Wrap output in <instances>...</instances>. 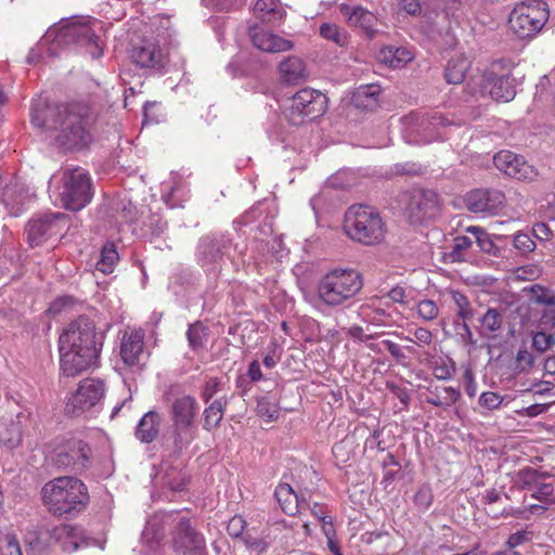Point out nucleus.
Returning <instances> with one entry per match:
<instances>
[{
    "label": "nucleus",
    "mask_w": 555,
    "mask_h": 555,
    "mask_svg": "<svg viewBox=\"0 0 555 555\" xmlns=\"http://www.w3.org/2000/svg\"><path fill=\"white\" fill-rule=\"evenodd\" d=\"M30 118L31 124L42 129L61 152L80 151L92 141L93 116L85 104L49 103L37 99L31 104Z\"/></svg>",
    "instance_id": "1"
},
{
    "label": "nucleus",
    "mask_w": 555,
    "mask_h": 555,
    "mask_svg": "<svg viewBox=\"0 0 555 555\" xmlns=\"http://www.w3.org/2000/svg\"><path fill=\"white\" fill-rule=\"evenodd\" d=\"M105 333L99 331L93 320L79 315L63 330L59 338L61 371L65 376H76L98 364Z\"/></svg>",
    "instance_id": "2"
},
{
    "label": "nucleus",
    "mask_w": 555,
    "mask_h": 555,
    "mask_svg": "<svg viewBox=\"0 0 555 555\" xmlns=\"http://www.w3.org/2000/svg\"><path fill=\"white\" fill-rule=\"evenodd\" d=\"M103 27L98 20H76L67 22L59 28L49 29L38 44L27 55L28 64H36L42 59L43 49L50 43L48 51L56 54L62 48L75 47L83 50L92 59L103 55L104 41L101 33Z\"/></svg>",
    "instance_id": "3"
},
{
    "label": "nucleus",
    "mask_w": 555,
    "mask_h": 555,
    "mask_svg": "<svg viewBox=\"0 0 555 555\" xmlns=\"http://www.w3.org/2000/svg\"><path fill=\"white\" fill-rule=\"evenodd\" d=\"M42 494L49 511L57 516L82 511L89 494L86 485L75 477H59L42 488Z\"/></svg>",
    "instance_id": "4"
},
{
    "label": "nucleus",
    "mask_w": 555,
    "mask_h": 555,
    "mask_svg": "<svg viewBox=\"0 0 555 555\" xmlns=\"http://www.w3.org/2000/svg\"><path fill=\"white\" fill-rule=\"evenodd\" d=\"M363 287L360 272L353 269H334L318 283V298L327 307H339L352 299Z\"/></svg>",
    "instance_id": "5"
},
{
    "label": "nucleus",
    "mask_w": 555,
    "mask_h": 555,
    "mask_svg": "<svg viewBox=\"0 0 555 555\" xmlns=\"http://www.w3.org/2000/svg\"><path fill=\"white\" fill-rule=\"evenodd\" d=\"M344 228L351 240L367 246L380 243L386 234L379 211L367 205L349 207Z\"/></svg>",
    "instance_id": "6"
},
{
    "label": "nucleus",
    "mask_w": 555,
    "mask_h": 555,
    "mask_svg": "<svg viewBox=\"0 0 555 555\" xmlns=\"http://www.w3.org/2000/svg\"><path fill=\"white\" fill-rule=\"evenodd\" d=\"M548 18V8L543 0L518 3L509 14V29L519 38L534 37Z\"/></svg>",
    "instance_id": "7"
},
{
    "label": "nucleus",
    "mask_w": 555,
    "mask_h": 555,
    "mask_svg": "<svg viewBox=\"0 0 555 555\" xmlns=\"http://www.w3.org/2000/svg\"><path fill=\"white\" fill-rule=\"evenodd\" d=\"M291 104L284 108L286 120L294 126H300L312 121L327 109V98L319 90L305 88L296 92L291 99Z\"/></svg>",
    "instance_id": "8"
},
{
    "label": "nucleus",
    "mask_w": 555,
    "mask_h": 555,
    "mask_svg": "<svg viewBox=\"0 0 555 555\" xmlns=\"http://www.w3.org/2000/svg\"><path fill=\"white\" fill-rule=\"evenodd\" d=\"M60 202L62 207L72 211L85 208L93 197L89 173L79 167L65 169L62 176Z\"/></svg>",
    "instance_id": "9"
},
{
    "label": "nucleus",
    "mask_w": 555,
    "mask_h": 555,
    "mask_svg": "<svg viewBox=\"0 0 555 555\" xmlns=\"http://www.w3.org/2000/svg\"><path fill=\"white\" fill-rule=\"evenodd\" d=\"M91 453V448L83 440L63 439L55 442L50 460L59 469L80 474L89 467Z\"/></svg>",
    "instance_id": "10"
},
{
    "label": "nucleus",
    "mask_w": 555,
    "mask_h": 555,
    "mask_svg": "<svg viewBox=\"0 0 555 555\" xmlns=\"http://www.w3.org/2000/svg\"><path fill=\"white\" fill-rule=\"evenodd\" d=\"M29 544L38 550L59 545L62 551L73 553L80 547H88L90 542L80 527L61 524L51 529L40 530L36 541L30 540Z\"/></svg>",
    "instance_id": "11"
},
{
    "label": "nucleus",
    "mask_w": 555,
    "mask_h": 555,
    "mask_svg": "<svg viewBox=\"0 0 555 555\" xmlns=\"http://www.w3.org/2000/svg\"><path fill=\"white\" fill-rule=\"evenodd\" d=\"M129 55L132 63L149 75H163L168 72V51L152 38L133 43Z\"/></svg>",
    "instance_id": "12"
},
{
    "label": "nucleus",
    "mask_w": 555,
    "mask_h": 555,
    "mask_svg": "<svg viewBox=\"0 0 555 555\" xmlns=\"http://www.w3.org/2000/svg\"><path fill=\"white\" fill-rule=\"evenodd\" d=\"M233 246L232 235L229 233L210 232L198 238L195 248V258L202 268L217 270L221 267L224 257Z\"/></svg>",
    "instance_id": "13"
},
{
    "label": "nucleus",
    "mask_w": 555,
    "mask_h": 555,
    "mask_svg": "<svg viewBox=\"0 0 555 555\" xmlns=\"http://www.w3.org/2000/svg\"><path fill=\"white\" fill-rule=\"evenodd\" d=\"M480 86L496 102H509L516 95L515 79L502 60L492 62L485 70Z\"/></svg>",
    "instance_id": "14"
},
{
    "label": "nucleus",
    "mask_w": 555,
    "mask_h": 555,
    "mask_svg": "<svg viewBox=\"0 0 555 555\" xmlns=\"http://www.w3.org/2000/svg\"><path fill=\"white\" fill-rule=\"evenodd\" d=\"M105 385L101 379L86 378L68 398L65 412L70 416H79L99 405L104 398Z\"/></svg>",
    "instance_id": "15"
},
{
    "label": "nucleus",
    "mask_w": 555,
    "mask_h": 555,
    "mask_svg": "<svg viewBox=\"0 0 555 555\" xmlns=\"http://www.w3.org/2000/svg\"><path fill=\"white\" fill-rule=\"evenodd\" d=\"M402 121L412 132L418 133L424 142L441 139V130L453 124L439 112H411L402 118Z\"/></svg>",
    "instance_id": "16"
},
{
    "label": "nucleus",
    "mask_w": 555,
    "mask_h": 555,
    "mask_svg": "<svg viewBox=\"0 0 555 555\" xmlns=\"http://www.w3.org/2000/svg\"><path fill=\"white\" fill-rule=\"evenodd\" d=\"M172 547L182 555H207L206 541L186 517H180L172 532Z\"/></svg>",
    "instance_id": "17"
},
{
    "label": "nucleus",
    "mask_w": 555,
    "mask_h": 555,
    "mask_svg": "<svg viewBox=\"0 0 555 555\" xmlns=\"http://www.w3.org/2000/svg\"><path fill=\"white\" fill-rule=\"evenodd\" d=\"M439 208V195L434 190L413 189L408 194L405 210L411 223L434 219Z\"/></svg>",
    "instance_id": "18"
},
{
    "label": "nucleus",
    "mask_w": 555,
    "mask_h": 555,
    "mask_svg": "<svg viewBox=\"0 0 555 555\" xmlns=\"http://www.w3.org/2000/svg\"><path fill=\"white\" fill-rule=\"evenodd\" d=\"M493 164L504 175L520 181H533L538 177V170L524 156L511 151L496 153Z\"/></svg>",
    "instance_id": "19"
},
{
    "label": "nucleus",
    "mask_w": 555,
    "mask_h": 555,
    "mask_svg": "<svg viewBox=\"0 0 555 555\" xmlns=\"http://www.w3.org/2000/svg\"><path fill=\"white\" fill-rule=\"evenodd\" d=\"M467 209L474 214L495 215L505 203V195L496 189H475L464 197Z\"/></svg>",
    "instance_id": "20"
},
{
    "label": "nucleus",
    "mask_w": 555,
    "mask_h": 555,
    "mask_svg": "<svg viewBox=\"0 0 555 555\" xmlns=\"http://www.w3.org/2000/svg\"><path fill=\"white\" fill-rule=\"evenodd\" d=\"M64 214H48L41 217L31 219L26 225L27 242L31 247L41 245L51 235L57 234L60 228L57 222L65 219Z\"/></svg>",
    "instance_id": "21"
},
{
    "label": "nucleus",
    "mask_w": 555,
    "mask_h": 555,
    "mask_svg": "<svg viewBox=\"0 0 555 555\" xmlns=\"http://www.w3.org/2000/svg\"><path fill=\"white\" fill-rule=\"evenodd\" d=\"M249 37L255 48L268 53L286 52L295 47L292 40L282 38L257 26L249 28Z\"/></svg>",
    "instance_id": "22"
},
{
    "label": "nucleus",
    "mask_w": 555,
    "mask_h": 555,
    "mask_svg": "<svg viewBox=\"0 0 555 555\" xmlns=\"http://www.w3.org/2000/svg\"><path fill=\"white\" fill-rule=\"evenodd\" d=\"M339 11L343 16L347 18L351 27L361 28L369 38H374L376 34L375 25L377 22L376 16L361 5H349L346 3L340 4Z\"/></svg>",
    "instance_id": "23"
},
{
    "label": "nucleus",
    "mask_w": 555,
    "mask_h": 555,
    "mask_svg": "<svg viewBox=\"0 0 555 555\" xmlns=\"http://www.w3.org/2000/svg\"><path fill=\"white\" fill-rule=\"evenodd\" d=\"M144 349V333L141 330L125 332L120 343V357L128 366L140 365Z\"/></svg>",
    "instance_id": "24"
},
{
    "label": "nucleus",
    "mask_w": 555,
    "mask_h": 555,
    "mask_svg": "<svg viewBox=\"0 0 555 555\" xmlns=\"http://www.w3.org/2000/svg\"><path fill=\"white\" fill-rule=\"evenodd\" d=\"M198 403L193 396L185 395L177 398L171 405V421L173 425L193 429Z\"/></svg>",
    "instance_id": "25"
},
{
    "label": "nucleus",
    "mask_w": 555,
    "mask_h": 555,
    "mask_svg": "<svg viewBox=\"0 0 555 555\" xmlns=\"http://www.w3.org/2000/svg\"><path fill=\"white\" fill-rule=\"evenodd\" d=\"M274 495L283 512L289 516H295L300 509L309 506V500L305 493L295 492L288 483H280L275 488Z\"/></svg>",
    "instance_id": "26"
},
{
    "label": "nucleus",
    "mask_w": 555,
    "mask_h": 555,
    "mask_svg": "<svg viewBox=\"0 0 555 555\" xmlns=\"http://www.w3.org/2000/svg\"><path fill=\"white\" fill-rule=\"evenodd\" d=\"M281 80L287 85H298L307 79L304 61L298 56H287L279 64Z\"/></svg>",
    "instance_id": "27"
},
{
    "label": "nucleus",
    "mask_w": 555,
    "mask_h": 555,
    "mask_svg": "<svg viewBox=\"0 0 555 555\" xmlns=\"http://www.w3.org/2000/svg\"><path fill=\"white\" fill-rule=\"evenodd\" d=\"M162 423V415L157 411L146 412L135 427V437L142 443L153 442L158 434Z\"/></svg>",
    "instance_id": "28"
},
{
    "label": "nucleus",
    "mask_w": 555,
    "mask_h": 555,
    "mask_svg": "<svg viewBox=\"0 0 555 555\" xmlns=\"http://www.w3.org/2000/svg\"><path fill=\"white\" fill-rule=\"evenodd\" d=\"M23 415H16V420H3L0 423V443L13 450L21 446L23 439V426L21 418Z\"/></svg>",
    "instance_id": "29"
},
{
    "label": "nucleus",
    "mask_w": 555,
    "mask_h": 555,
    "mask_svg": "<svg viewBox=\"0 0 555 555\" xmlns=\"http://www.w3.org/2000/svg\"><path fill=\"white\" fill-rule=\"evenodd\" d=\"M193 439L191 428L172 424L168 436L165 438L164 447L170 454L179 455L190 446Z\"/></svg>",
    "instance_id": "30"
},
{
    "label": "nucleus",
    "mask_w": 555,
    "mask_h": 555,
    "mask_svg": "<svg viewBox=\"0 0 555 555\" xmlns=\"http://www.w3.org/2000/svg\"><path fill=\"white\" fill-rule=\"evenodd\" d=\"M380 87L378 85L360 86L352 94V104L360 109L374 111L379 106Z\"/></svg>",
    "instance_id": "31"
},
{
    "label": "nucleus",
    "mask_w": 555,
    "mask_h": 555,
    "mask_svg": "<svg viewBox=\"0 0 555 555\" xmlns=\"http://www.w3.org/2000/svg\"><path fill=\"white\" fill-rule=\"evenodd\" d=\"M427 391L429 396L426 398V402L438 408H449L455 404L461 398L460 390L453 387H439L430 385L427 388Z\"/></svg>",
    "instance_id": "32"
},
{
    "label": "nucleus",
    "mask_w": 555,
    "mask_h": 555,
    "mask_svg": "<svg viewBox=\"0 0 555 555\" xmlns=\"http://www.w3.org/2000/svg\"><path fill=\"white\" fill-rule=\"evenodd\" d=\"M358 314L363 322L374 326H387L392 322L391 312L382 307L375 306L373 301L361 305L359 307Z\"/></svg>",
    "instance_id": "33"
},
{
    "label": "nucleus",
    "mask_w": 555,
    "mask_h": 555,
    "mask_svg": "<svg viewBox=\"0 0 555 555\" xmlns=\"http://www.w3.org/2000/svg\"><path fill=\"white\" fill-rule=\"evenodd\" d=\"M228 398L225 396L214 400L203 412V428L207 431L216 429L221 421L228 405Z\"/></svg>",
    "instance_id": "34"
},
{
    "label": "nucleus",
    "mask_w": 555,
    "mask_h": 555,
    "mask_svg": "<svg viewBox=\"0 0 555 555\" xmlns=\"http://www.w3.org/2000/svg\"><path fill=\"white\" fill-rule=\"evenodd\" d=\"M470 67V61L463 56L456 55L448 61L444 69V78L448 83L459 85L462 83Z\"/></svg>",
    "instance_id": "35"
},
{
    "label": "nucleus",
    "mask_w": 555,
    "mask_h": 555,
    "mask_svg": "<svg viewBox=\"0 0 555 555\" xmlns=\"http://www.w3.org/2000/svg\"><path fill=\"white\" fill-rule=\"evenodd\" d=\"M254 14L263 23L274 24L284 18L285 11L276 9L275 0H258L254 7Z\"/></svg>",
    "instance_id": "36"
},
{
    "label": "nucleus",
    "mask_w": 555,
    "mask_h": 555,
    "mask_svg": "<svg viewBox=\"0 0 555 555\" xmlns=\"http://www.w3.org/2000/svg\"><path fill=\"white\" fill-rule=\"evenodd\" d=\"M185 335L188 338L189 347L194 352H198L205 348V344L208 337V328L201 321H196L189 325Z\"/></svg>",
    "instance_id": "37"
},
{
    "label": "nucleus",
    "mask_w": 555,
    "mask_h": 555,
    "mask_svg": "<svg viewBox=\"0 0 555 555\" xmlns=\"http://www.w3.org/2000/svg\"><path fill=\"white\" fill-rule=\"evenodd\" d=\"M480 330L482 336H490L499 332L503 324V314L495 308H489L486 313L479 319Z\"/></svg>",
    "instance_id": "38"
},
{
    "label": "nucleus",
    "mask_w": 555,
    "mask_h": 555,
    "mask_svg": "<svg viewBox=\"0 0 555 555\" xmlns=\"http://www.w3.org/2000/svg\"><path fill=\"white\" fill-rule=\"evenodd\" d=\"M119 256L113 243H106L101 250V257L95 268L104 274L112 273Z\"/></svg>",
    "instance_id": "39"
},
{
    "label": "nucleus",
    "mask_w": 555,
    "mask_h": 555,
    "mask_svg": "<svg viewBox=\"0 0 555 555\" xmlns=\"http://www.w3.org/2000/svg\"><path fill=\"white\" fill-rule=\"evenodd\" d=\"M320 36L326 40L333 41L339 47H345L349 42L348 33L336 24L323 23L320 26Z\"/></svg>",
    "instance_id": "40"
},
{
    "label": "nucleus",
    "mask_w": 555,
    "mask_h": 555,
    "mask_svg": "<svg viewBox=\"0 0 555 555\" xmlns=\"http://www.w3.org/2000/svg\"><path fill=\"white\" fill-rule=\"evenodd\" d=\"M450 296L456 306V319L460 321H469L474 318V309L467 296L460 291H451Z\"/></svg>",
    "instance_id": "41"
},
{
    "label": "nucleus",
    "mask_w": 555,
    "mask_h": 555,
    "mask_svg": "<svg viewBox=\"0 0 555 555\" xmlns=\"http://www.w3.org/2000/svg\"><path fill=\"white\" fill-rule=\"evenodd\" d=\"M430 369L434 376L440 380H448L456 372L455 363L451 358H438L431 362Z\"/></svg>",
    "instance_id": "42"
},
{
    "label": "nucleus",
    "mask_w": 555,
    "mask_h": 555,
    "mask_svg": "<svg viewBox=\"0 0 555 555\" xmlns=\"http://www.w3.org/2000/svg\"><path fill=\"white\" fill-rule=\"evenodd\" d=\"M467 232L472 234L473 241L477 244L481 251L487 254H495V245L492 242L490 235L479 227H469Z\"/></svg>",
    "instance_id": "43"
},
{
    "label": "nucleus",
    "mask_w": 555,
    "mask_h": 555,
    "mask_svg": "<svg viewBox=\"0 0 555 555\" xmlns=\"http://www.w3.org/2000/svg\"><path fill=\"white\" fill-rule=\"evenodd\" d=\"M434 502V493L429 483H423L413 496V503L418 512H426Z\"/></svg>",
    "instance_id": "44"
},
{
    "label": "nucleus",
    "mask_w": 555,
    "mask_h": 555,
    "mask_svg": "<svg viewBox=\"0 0 555 555\" xmlns=\"http://www.w3.org/2000/svg\"><path fill=\"white\" fill-rule=\"evenodd\" d=\"M546 473H541L532 467H525L517 474V482L520 489H529L537 485L540 479L545 478Z\"/></svg>",
    "instance_id": "45"
},
{
    "label": "nucleus",
    "mask_w": 555,
    "mask_h": 555,
    "mask_svg": "<svg viewBox=\"0 0 555 555\" xmlns=\"http://www.w3.org/2000/svg\"><path fill=\"white\" fill-rule=\"evenodd\" d=\"M256 411L258 416L266 418L268 422L275 421L280 414L278 404L268 397L258 400Z\"/></svg>",
    "instance_id": "46"
},
{
    "label": "nucleus",
    "mask_w": 555,
    "mask_h": 555,
    "mask_svg": "<svg viewBox=\"0 0 555 555\" xmlns=\"http://www.w3.org/2000/svg\"><path fill=\"white\" fill-rule=\"evenodd\" d=\"M453 326L456 335L460 337L464 346L472 348L477 345V339L474 337V334L468 325V321L454 320Z\"/></svg>",
    "instance_id": "47"
},
{
    "label": "nucleus",
    "mask_w": 555,
    "mask_h": 555,
    "mask_svg": "<svg viewBox=\"0 0 555 555\" xmlns=\"http://www.w3.org/2000/svg\"><path fill=\"white\" fill-rule=\"evenodd\" d=\"M555 344L554 334L545 332H537L532 337V347L540 353H544L551 349Z\"/></svg>",
    "instance_id": "48"
},
{
    "label": "nucleus",
    "mask_w": 555,
    "mask_h": 555,
    "mask_svg": "<svg viewBox=\"0 0 555 555\" xmlns=\"http://www.w3.org/2000/svg\"><path fill=\"white\" fill-rule=\"evenodd\" d=\"M439 309L431 299H423L417 304V314L424 321H433L438 317Z\"/></svg>",
    "instance_id": "49"
},
{
    "label": "nucleus",
    "mask_w": 555,
    "mask_h": 555,
    "mask_svg": "<svg viewBox=\"0 0 555 555\" xmlns=\"http://www.w3.org/2000/svg\"><path fill=\"white\" fill-rule=\"evenodd\" d=\"M513 245L521 255L532 253L535 248V243L532 237L522 232H518L514 235Z\"/></svg>",
    "instance_id": "50"
},
{
    "label": "nucleus",
    "mask_w": 555,
    "mask_h": 555,
    "mask_svg": "<svg viewBox=\"0 0 555 555\" xmlns=\"http://www.w3.org/2000/svg\"><path fill=\"white\" fill-rule=\"evenodd\" d=\"M504 401V398L498 392L485 391L480 395L478 403L481 408L487 410L499 409Z\"/></svg>",
    "instance_id": "51"
},
{
    "label": "nucleus",
    "mask_w": 555,
    "mask_h": 555,
    "mask_svg": "<svg viewBox=\"0 0 555 555\" xmlns=\"http://www.w3.org/2000/svg\"><path fill=\"white\" fill-rule=\"evenodd\" d=\"M402 339L413 341L420 346H429L434 340L433 333L425 327H417L413 332L414 339L409 336L399 335Z\"/></svg>",
    "instance_id": "52"
},
{
    "label": "nucleus",
    "mask_w": 555,
    "mask_h": 555,
    "mask_svg": "<svg viewBox=\"0 0 555 555\" xmlns=\"http://www.w3.org/2000/svg\"><path fill=\"white\" fill-rule=\"evenodd\" d=\"M531 293L532 300L537 304L545 305V307L555 301V296L548 289L540 285H534L531 288Z\"/></svg>",
    "instance_id": "53"
},
{
    "label": "nucleus",
    "mask_w": 555,
    "mask_h": 555,
    "mask_svg": "<svg viewBox=\"0 0 555 555\" xmlns=\"http://www.w3.org/2000/svg\"><path fill=\"white\" fill-rule=\"evenodd\" d=\"M221 382L218 377H208L205 382L204 388L202 390V400L205 403H208L215 395L220 390Z\"/></svg>",
    "instance_id": "54"
},
{
    "label": "nucleus",
    "mask_w": 555,
    "mask_h": 555,
    "mask_svg": "<svg viewBox=\"0 0 555 555\" xmlns=\"http://www.w3.org/2000/svg\"><path fill=\"white\" fill-rule=\"evenodd\" d=\"M0 555H23L15 537L5 535L0 544Z\"/></svg>",
    "instance_id": "55"
},
{
    "label": "nucleus",
    "mask_w": 555,
    "mask_h": 555,
    "mask_svg": "<svg viewBox=\"0 0 555 555\" xmlns=\"http://www.w3.org/2000/svg\"><path fill=\"white\" fill-rule=\"evenodd\" d=\"M534 364L533 354L527 349H519L516 356V369L521 372L530 370Z\"/></svg>",
    "instance_id": "56"
},
{
    "label": "nucleus",
    "mask_w": 555,
    "mask_h": 555,
    "mask_svg": "<svg viewBox=\"0 0 555 555\" xmlns=\"http://www.w3.org/2000/svg\"><path fill=\"white\" fill-rule=\"evenodd\" d=\"M532 540V532L528 530H520L515 533H512L507 541L506 546L508 550H513L526 542H530Z\"/></svg>",
    "instance_id": "57"
},
{
    "label": "nucleus",
    "mask_w": 555,
    "mask_h": 555,
    "mask_svg": "<svg viewBox=\"0 0 555 555\" xmlns=\"http://www.w3.org/2000/svg\"><path fill=\"white\" fill-rule=\"evenodd\" d=\"M388 52L392 55L389 62L393 67H399L401 64L410 62L413 57L412 53L404 48L389 49Z\"/></svg>",
    "instance_id": "58"
},
{
    "label": "nucleus",
    "mask_w": 555,
    "mask_h": 555,
    "mask_svg": "<svg viewBox=\"0 0 555 555\" xmlns=\"http://www.w3.org/2000/svg\"><path fill=\"white\" fill-rule=\"evenodd\" d=\"M186 485L184 474L177 473V476L171 478L168 474L164 477V486L168 487L171 491H183Z\"/></svg>",
    "instance_id": "59"
},
{
    "label": "nucleus",
    "mask_w": 555,
    "mask_h": 555,
    "mask_svg": "<svg viewBox=\"0 0 555 555\" xmlns=\"http://www.w3.org/2000/svg\"><path fill=\"white\" fill-rule=\"evenodd\" d=\"M474 241H473V236H457L455 237L454 240V246H453V249H452V253H451V256L453 257V259H460L461 257V253L463 250H466L468 249L469 247H472Z\"/></svg>",
    "instance_id": "60"
},
{
    "label": "nucleus",
    "mask_w": 555,
    "mask_h": 555,
    "mask_svg": "<svg viewBox=\"0 0 555 555\" xmlns=\"http://www.w3.org/2000/svg\"><path fill=\"white\" fill-rule=\"evenodd\" d=\"M246 521L242 516H234L228 524V532L231 537L238 538L243 534Z\"/></svg>",
    "instance_id": "61"
},
{
    "label": "nucleus",
    "mask_w": 555,
    "mask_h": 555,
    "mask_svg": "<svg viewBox=\"0 0 555 555\" xmlns=\"http://www.w3.org/2000/svg\"><path fill=\"white\" fill-rule=\"evenodd\" d=\"M383 345L386 347L387 351L398 363H404L406 356L398 344L391 340H383Z\"/></svg>",
    "instance_id": "62"
},
{
    "label": "nucleus",
    "mask_w": 555,
    "mask_h": 555,
    "mask_svg": "<svg viewBox=\"0 0 555 555\" xmlns=\"http://www.w3.org/2000/svg\"><path fill=\"white\" fill-rule=\"evenodd\" d=\"M382 429H375L370 437L365 440V449H377L378 451H385L386 447L384 441L379 438Z\"/></svg>",
    "instance_id": "63"
},
{
    "label": "nucleus",
    "mask_w": 555,
    "mask_h": 555,
    "mask_svg": "<svg viewBox=\"0 0 555 555\" xmlns=\"http://www.w3.org/2000/svg\"><path fill=\"white\" fill-rule=\"evenodd\" d=\"M464 390L468 397L473 398L477 393V384L472 370H466L463 374Z\"/></svg>",
    "instance_id": "64"
}]
</instances>
